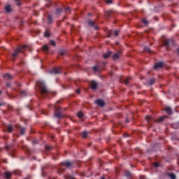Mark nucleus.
I'll return each instance as SVG.
<instances>
[{
  "label": "nucleus",
  "mask_w": 179,
  "mask_h": 179,
  "mask_svg": "<svg viewBox=\"0 0 179 179\" xmlns=\"http://www.w3.org/2000/svg\"><path fill=\"white\" fill-rule=\"evenodd\" d=\"M45 149H46L47 151L49 152V151L52 150L53 149V148L52 146H50V145H47L45 146Z\"/></svg>",
  "instance_id": "cd10ccee"
},
{
  "label": "nucleus",
  "mask_w": 179,
  "mask_h": 179,
  "mask_svg": "<svg viewBox=\"0 0 179 179\" xmlns=\"http://www.w3.org/2000/svg\"><path fill=\"white\" fill-rule=\"evenodd\" d=\"M3 78L7 80H10L13 79V77L9 73H6L3 75Z\"/></svg>",
  "instance_id": "dca6fc26"
},
{
  "label": "nucleus",
  "mask_w": 179,
  "mask_h": 179,
  "mask_svg": "<svg viewBox=\"0 0 179 179\" xmlns=\"http://www.w3.org/2000/svg\"><path fill=\"white\" fill-rule=\"evenodd\" d=\"M73 164V163L69 161L63 162L58 167V173L61 175L65 171V167L70 168Z\"/></svg>",
  "instance_id": "f03ea898"
},
{
  "label": "nucleus",
  "mask_w": 179,
  "mask_h": 179,
  "mask_svg": "<svg viewBox=\"0 0 179 179\" xmlns=\"http://www.w3.org/2000/svg\"><path fill=\"white\" fill-rule=\"evenodd\" d=\"M164 45L166 47L167 50H169L171 47L175 45V41L173 40L165 39L164 41Z\"/></svg>",
  "instance_id": "39448f33"
},
{
  "label": "nucleus",
  "mask_w": 179,
  "mask_h": 179,
  "mask_svg": "<svg viewBox=\"0 0 179 179\" xmlns=\"http://www.w3.org/2000/svg\"><path fill=\"white\" fill-rule=\"evenodd\" d=\"M76 92L77 94H80V90L79 89H77L76 90Z\"/></svg>",
  "instance_id": "c03bdc74"
},
{
  "label": "nucleus",
  "mask_w": 179,
  "mask_h": 179,
  "mask_svg": "<svg viewBox=\"0 0 179 179\" xmlns=\"http://www.w3.org/2000/svg\"><path fill=\"white\" fill-rule=\"evenodd\" d=\"M3 106V103H0V106Z\"/></svg>",
  "instance_id": "3c124183"
},
{
  "label": "nucleus",
  "mask_w": 179,
  "mask_h": 179,
  "mask_svg": "<svg viewBox=\"0 0 179 179\" xmlns=\"http://www.w3.org/2000/svg\"><path fill=\"white\" fill-rule=\"evenodd\" d=\"M127 122H129V121L127 120Z\"/></svg>",
  "instance_id": "bf43d9fd"
},
{
  "label": "nucleus",
  "mask_w": 179,
  "mask_h": 179,
  "mask_svg": "<svg viewBox=\"0 0 179 179\" xmlns=\"http://www.w3.org/2000/svg\"><path fill=\"white\" fill-rule=\"evenodd\" d=\"M93 71L96 73L99 71V66H94L93 67Z\"/></svg>",
  "instance_id": "473e14b6"
},
{
  "label": "nucleus",
  "mask_w": 179,
  "mask_h": 179,
  "mask_svg": "<svg viewBox=\"0 0 179 179\" xmlns=\"http://www.w3.org/2000/svg\"><path fill=\"white\" fill-rule=\"evenodd\" d=\"M154 166L155 167H159V164L158 162H155V163H154Z\"/></svg>",
  "instance_id": "a19ab883"
},
{
  "label": "nucleus",
  "mask_w": 179,
  "mask_h": 179,
  "mask_svg": "<svg viewBox=\"0 0 179 179\" xmlns=\"http://www.w3.org/2000/svg\"><path fill=\"white\" fill-rule=\"evenodd\" d=\"M24 179H28V178H24Z\"/></svg>",
  "instance_id": "052dcab7"
},
{
  "label": "nucleus",
  "mask_w": 179,
  "mask_h": 179,
  "mask_svg": "<svg viewBox=\"0 0 179 179\" xmlns=\"http://www.w3.org/2000/svg\"><path fill=\"white\" fill-rule=\"evenodd\" d=\"M65 179H75L72 175H69L68 177L65 176Z\"/></svg>",
  "instance_id": "e433bc0d"
},
{
  "label": "nucleus",
  "mask_w": 179,
  "mask_h": 179,
  "mask_svg": "<svg viewBox=\"0 0 179 179\" xmlns=\"http://www.w3.org/2000/svg\"><path fill=\"white\" fill-rule=\"evenodd\" d=\"M103 65L106 66V62H103Z\"/></svg>",
  "instance_id": "8fccbe9b"
},
{
  "label": "nucleus",
  "mask_w": 179,
  "mask_h": 179,
  "mask_svg": "<svg viewBox=\"0 0 179 179\" xmlns=\"http://www.w3.org/2000/svg\"><path fill=\"white\" fill-rule=\"evenodd\" d=\"M4 176H5V178H6V179H10V178H11V176H12L11 173L9 172V171L5 172V173H4Z\"/></svg>",
  "instance_id": "6ab92c4d"
},
{
  "label": "nucleus",
  "mask_w": 179,
  "mask_h": 179,
  "mask_svg": "<svg viewBox=\"0 0 179 179\" xmlns=\"http://www.w3.org/2000/svg\"><path fill=\"white\" fill-rule=\"evenodd\" d=\"M112 13L110 11H106L105 13V15L106 17L109 18L111 17Z\"/></svg>",
  "instance_id": "5701e85b"
},
{
  "label": "nucleus",
  "mask_w": 179,
  "mask_h": 179,
  "mask_svg": "<svg viewBox=\"0 0 179 179\" xmlns=\"http://www.w3.org/2000/svg\"><path fill=\"white\" fill-rule=\"evenodd\" d=\"M32 143H33V145L37 144V143H38V141H33Z\"/></svg>",
  "instance_id": "a18cd8bd"
},
{
  "label": "nucleus",
  "mask_w": 179,
  "mask_h": 179,
  "mask_svg": "<svg viewBox=\"0 0 179 179\" xmlns=\"http://www.w3.org/2000/svg\"><path fill=\"white\" fill-rule=\"evenodd\" d=\"M36 85H37V87H38L40 92L42 95L50 94V91L48 90V87H46L45 82L38 80L36 83Z\"/></svg>",
  "instance_id": "f257e3e1"
},
{
  "label": "nucleus",
  "mask_w": 179,
  "mask_h": 179,
  "mask_svg": "<svg viewBox=\"0 0 179 179\" xmlns=\"http://www.w3.org/2000/svg\"><path fill=\"white\" fill-rule=\"evenodd\" d=\"M1 93H2L1 91H0V95H1Z\"/></svg>",
  "instance_id": "6e6d98bb"
},
{
  "label": "nucleus",
  "mask_w": 179,
  "mask_h": 179,
  "mask_svg": "<svg viewBox=\"0 0 179 179\" xmlns=\"http://www.w3.org/2000/svg\"><path fill=\"white\" fill-rule=\"evenodd\" d=\"M143 22L145 24H148V22L146 20H143Z\"/></svg>",
  "instance_id": "79ce46f5"
},
{
  "label": "nucleus",
  "mask_w": 179,
  "mask_h": 179,
  "mask_svg": "<svg viewBox=\"0 0 179 179\" xmlns=\"http://www.w3.org/2000/svg\"><path fill=\"white\" fill-rule=\"evenodd\" d=\"M164 62H159L155 63V65H154V69L157 70L159 69H162L164 66Z\"/></svg>",
  "instance_id": "9b49d317"
},
{
  "label": "nucleus",
  "mask_w": 179,
  "mask_h": 179,
  "mask_svg": "<svg viewBox=\"0 0 179 179\" xmlns=\"http://www.w3.org/2000/svg\"><path fill=\"white\" fill-rule=\"evenodd\" d=\"M62 73L60 67H55L50 71V73L52 75H58Z\"/></svg>",
  "instance_id": "0eeeda50"
},
{
  "label": "nucleus",
  "mask_w": 179,
  "mask_h": 179,
  "mask_svg": "<svg viewBox=\"0 0 179 179\" xmlns=\"http://www.w3.org/2000/svg\"><path fill=\"white\" fill-rule=\"evenodd\" d=\"M119 59V54H115L113 55V60H117Z\"/></svg>",
  "instance_id": "393cba45"
},
{
  "label": "nucleus",
  "mask_w": 179,
  "mask_h": 179,
  "mask_svg": "<svg viewBox=\"0 0 179 179\" xmlns=\"http://www.w3.org/2000/svg\"><path fill=\"white\" fill-rule=\"evenodd\" d=\"M44 36L45 37H50V33L49 32V31L47 29L46 31L44 33Z\"/></svg>",
  "instance_id": "b1692460"
},
{
  "label": "nucleus",
  "mask_w": 179,
  "mask_h": 179,
  "mask_svg": "<svg viewBox=\"0 0 179 179\" xmlns=\"http://www.w3.org/2000/svg\"><path fill=\"white\" fill-rule=\"evenodd\" d=\"M7 87H10L11 86V84L10 83H8L7 85H6Z\"/></svg>",
  "instance_id": "37998d69"
},
{
  "label": "nucleus",
  "mask_w": 179,
  "mask_h": 179,
  "mask_svg": "<svg viewBox=\"0 0 179 179\" xmlns=\"http://www.w3.org/2000/svg\"><path fill=\"white\" fill-rule=\"evenodd\" d=\"M129 80H130V78H127L126 80H124V83L126 85H128L129 83Z\"/></svg>",
  "instance_id": "c9c22d12"
},
{
  "label": "nucleus",
  "mask_w": 179,
  "mask_h": 179,
  "mask_svg": "<svg viewBox=\"0 0 179 179\" xmlns=\"http://www.w3.org/2000/svg\"><path fill=\"white\" fill-rule=\"evenodd\" d=\"M50 44L51 45L54 46V47H55V45H56V43L55 42L54 40H50Z\"/></svg>",
  "instance_id": "2f4dec72"
},
{
  "label": "nucleus",
  "mask_w": 179,
  "mask_h": 179,
  "mask_svg": "<svg viewBox=\"0 0 179 179\" xmlns=\"http://www.w3.org/2000/svg\"><path fill=\"white\" fill-rule=\"evenodd\" d=\"M27 108H29V110H31V108L29 107V106H27Z\"/></svg>",
  "instance_id": "de8ad7c7"
},
{
  "label": "nucleus",
  "mask_w": 179,
  "mask_h": 179,
  "mask_svg": "<svg viewBox=\"0 0 179 179\" xmlns=\"http://www.w3.org/2000/svg\"><path fill=\"white\" fill-rule=\"evenodd\" d=\"M66 11H69V13L71 12V9H70V8H67L66 9Z\"/></svg>",
  "instance_id": "49530a36"
},
{
  "label": "nucleus",
  "mask_w": 179,
  "mask_h": 179,
  "mask_svg": "<svg viewBox=\"0 0 179 179\" xmlns=\"http://www.w3.org/2000/svg\"><path fill=\"white\" fill-rule=\"evenodd\" d=\"M55 117L58 119L63 118L64 115L62 114V108L55 107Z\"/></svg>",
  "instance_id": "423d86ee"
},
{
  "label": "nucleus",
  "mask_w": 179,
  "mask_h": 179,
  "mask_svg": "<svg viewBox=\"0 0 179 179\" xmlns=\"http://www.w3.org/2000/svg\"><path fill=\"white\" fill-rule=\"evenodd\" d=\"M106 3V4L111 5L113 3V0H107Z\"/></svg>",
  "instance_id": "f704fd0d"
},
{
  "label": "nucleus",
  "mask_w": 179,
  "mask_h": 179,
  "mask_svg": "<svg viewBox=\"0 0 179 179\" xmlns=\"http://www.w3.org/2000/svg\"><path fill=\"white\" fill-rule=\"evenodd\" d=\"M59 55L64 56L66 54V52L64 50H59Z\"/></svg>",
  "instance_id": "7c9ffc66"
},
{
  "label": "nucleus",
  "mask_w": 179,
  "mask_h": 179,
  "mask_svg": "<svg viewBox=\"0 0 179 179\" xmlns=\"http://www.w3.org/2000/svg\"><path fill=\"white\" fill-rule=\"evenodd\" d=\"M57 103H59V101H57Z\"/></svg>",
  "instance_id": "864d4df0"
},
{
  "label": "nucleus",
  "mask_w": 179,
  "mask_h": 179,
  "mask_svg": "<svg viewBox=\"0 0 179 179\" xmlns=\"http://www.w3.org/2000/svg\"><path fill=\"white\" fill-rule=\"evenodd\" d=\"M47 2H50L51 0H45Z\"/></svg>",
  "instance_id": "09e8293b"
},
{
  "label": "nucleus",
  "mask_w": 179,
  "mask_h": 179,
  "mask_svg": "<svg viewBox=\"0 0 179 179\" xmlns=\"http://www.w3.org/2000/svg\"><path fill=\"white\" fill-rule=\"evenodd\" d=\"M116 44H117V45H119V43H117Z\"/></svg>",
  "instance_id": "13d9d810"
},
{
  "label": "nucleus",
  "mask_w": 179,
  "mask_h": 179,
  "mask_svg": "<svg viewBox=\"0 0 179 179\" xmlns=\"http://www.w3.org/2000/svg\"><path fill=\"white\" fill-rule=\"evenodd\" d=\"M115 36H119V31L118 30H115Z\"/></svg>",
  "instance_id": "ea45409f"
},
{
  "label": "nucleus",
  "mask_w": 179,
  "mask_h": 179,
  "mask_svg": "<svg viewBox=\"0 0 179 179\" xmlns=\"http://www.w3.org/2000/svg\"><path fill=\"white\" fill-rule=\"evenodd\" d=\"M155 81H156V79H155V78H152L151 80H150V85H155Z\"/></svg>",
  "instance_id": "a878e982"
},
{
  "label": "nucleus",
  "mask_w": 179,
  "mask_h": 179,
  "mask_svg": "<svg viewBox=\"0 0 179 179\" xmlns=\"http://www.w3.org/2000/svg\"><path fill=\"white\" fill-rule=\"evenodd\" d=\"M43 49V50L45 51V52L49 51V47H48V45H44Z\"/></svg>",
  "instance_id": "c756f323"
},
{
  "label": "nucleus",
  "mask_w": 179,
  "mask_h": 179,
  "mask_svg": "<svg viewBox=\"0 0 179 179\" xmlns=\"http://www.w3.org/2000/svg\"><path fill=\"white\" fill-rule=\"evenodd\" d=\"M96 103L99 106H100V107H104V106H105V102H104V101L103 100H102V99H97L96 101Z\"/></svg>",
  "instance_id": "ddd939ff"
},
{
  "label": "nucleus",
  "mask_w": 179,
  "mask_h": 179,
  "mask_svg": "<svg viewBox=\"0 0 179 179\" xmlns=\"http://www.w3.org/2000/svg\"><path fill=\"white\" fill-rule=\"evenodd\" d=\"M178 52H179V48L178 49Z\"/></svg>",
  "instance_id": "5fc2aeb1"
},
{
  "label": "nucleus",
  "mask_w": 179,
  "mask_h": 179,
  "mask_svg": "<svg viewBox=\"0 0 179 179\" xmlns=\"http://www.w3.org/2000/svg\"><path fill=\"white\" fill-rule=\"evenodd\" d=\"M101 179H106L104 177H101Z\"/></svg>",
  "instance_id": "603ef678"
},
{
  "label": "nucleus",
  "mask_w": 179,
  "mask_h": 179,
  "mask_svg": "<svg viewBox=\"0 0 179 179\" xmlns=\"http://www.w3.org/2000/svg\"><path fill=\"white\" fill-rule=\"evenodd\" d=\"M165 112L168 113V115H171L173 114L172 108L169 106L165 108Z\"/></svg>",
  "instance_id": "4468645a"
},
{
  "label": "nucleus",
  "mask_w": 179,
  "mask_h": 179,
  "mask_svg": "<svg viewBox=\"0 0 179 179\" xmlns=\"http://www.w3.org/2000/svg\"><path fill=\"white\" fill-rule=\"evenodd\" d=\"M98 87V84L96 83V81L92 80L91 82V88L93 91L96 90Z\"/></svg>",
  "instance_id": "f8f14e48"
},
{
  "label": "nucleus",
  "mask_w": 179,
  "mask_h": 179,
  "mask_svg": "<svg viewBox=\"0 0 179 179\" xmlns=\"http://www.w3.org/2000/svg\"><path fill=\"white\" fill-rule=\"evenodd\" d=\"M6 13H11L12 8L10 7V5H7L5 7Z\"/></svg>",
  "instance_id": "f3484780"
},
{
  "label": "nucleus",
  "mask_w": 179,
  "mask_h": 179,
  "mask_svg": "<svg viewBox=\"0 0 179 179\" xmlns=\"http://www.w3.org/2000/svg\"><path fill=\"white\" fill-rule=\"evenodd\" d=\"M111 55H112V52L108 51L106 55H104L103 57L106 59H108L110 57Z\"/></svg>",
  "instance_id": "412c9836"
},
{
  "label": "nucleus",
  "mask_w": 179,
  "mask_h": 179,
  "mask_svg": "<svg viewBox=\"0 0 179 179\" xmlns=\"http://www.w3.org/2000/svg\"><path fill=\"white\" fill-rule=\"evenodd\" d=\"M144 51H145V52H150V48H148V47H146V48H144Z\"/></svg>",
  "instance_id": "58836bf2"
},
{
  "label": "nucleus",
  "mask_w": 179,
  "mask_h": 179,
  "mask_svg": "<svg viewBox=\"0 0 179 179\" xmlns=\"http://www.w3.org/2000/svg\"><path fill=\"white\" fill-rule=\"evenodd\" d=\"M14 145L13 143L10 144H6L5 145L6 150V151H8V152L13 154L14 151H15V148H14Z\"/></svg>",
  "instance_id": "6e6552de"
},
{
  "label": "nucleus",
  "mask_w": 179,
  "mask_h": 179,
  "mask_svg": "<svg viewBox=\"0 0 179 179\" xmlns=\"http://www.w3.org/2000/svg\"><path fill=\"white\" fill-rule=\"evenodd\" d=\"M169 178L171 179H176V175L174 173H169Z\"/></svg>",
  "instance_id": "c85d7f7f"
},
{
  "label": "nucleus",
  "mask_w": 179,
  "mask_h": 179,
  "mask_svg": "<svg viewBox=\"0 0 179 179\" xmlns=\"http://www.w3.org/2000/svg\"><path fill=\"white\" fill-rule=\"evenodd\" d=\"M27 48L26 45L18 47L14 50V53L12 55V60L15 61V59L18 56L20 53H22L23 50Z\"/></svg>",
  "instance_id": "20e7f679"
},
{
  "label": "nucleus",
  "mask_w": 179,
  "mask_h": 179,
  "mask_svg": "<svg viewBox=\"0 0 179 179\" xmlns=\"http://www.w3.org/2000/svg\"><path fill=\"white\" fill-rule=\"evenodd\" d=\"M48 24H51L53 23L54 20H53V17L51 15H48Z\"/></svg>",
  "instance_id": "a211bd4d"
},
{
  "label": "nucleus",
  "mask_w": 179,
  "mask_h": 179,
  "mask_svg": "<svg viewBox=\"0 0 179 179\" xmlns=\"http://www.w3.org/2000/svg\"><path fill=\"white\" fill-rule=\"evenodd\" d=\"M90 15H91V13L89 14V16H90Z\"/></svg>",
  "instance_id": "4d7b16f0"
},
{
  "label": "nucleus",
  "mask_w": 179,
  "mask_h": 179,
  "mask_svg": "<svg viewBox=\"0 0 179 179\" xmlns=\"http://www.w3.org/2000/svg\"><path fill=\"white\" fill-rule=\"evenodd\" d=\"M62 13V8H57L55 10V14L56 15H60Z\"/></svg>",
  "instance_id": "aec40b11"
},
{
  "label": "nucleus",
  "mask_w": 179,
  "mask_h": 179,
  "mask_svg": "<svg viewBox=\"0 0 179 179\" xmlns=\"http://www.w3.org/2000/svg\"><path fill=\"white\" fill-rule=\"evenodd\" d=\"M15 1L16 2L17 6H20L21 3H20V0H15Z\"/></svg>",
  "instance_id": "4c0bfd02"
},
{
  "label": "nucleus",
  "mask_w": 179,
  "mask_h": 179,
  "mask_svg": "<svg viewBox=\"0 0 179 179\" xmlns=\"http://www.w3.org/2000/svg\"><path fill=\"white\" fill-rule=\"evenodd\" d=\"M16 129L20 131V135L23 136L25 134L26 128L20 126V124L15 125Z\"/></svg>",
  "instance_id": "1a4fd4ad"
},
{
  "label": "nucleus",
  "mask_w": 179,
  "mask_h": 179,
  "mask_svg": "<svg viewBox=\"0 0 179 179\" xmlns=\"http://www.w3.org/2000/svg\"><path fill=\"white\" fill-rule=\"evenodd\" d=\"M166 117V116H161L159 117V118L155 120L152 117L147 115L145 117V120H147V122H148V124H150L151 122H157L158 123H161L163 122Z\"/></svg>",
  "instance_id": "7ed1b4c3"
},
{
  "label": "nucleus",
  "mask_w": 179,
  "mask_h": 179,
  "mask_svg": "<svg viewBox=\"0 0 179 179\" xmlns=\"http://www.w3.org/2000/svg\"><path fill=\"white\" fill-rule=\"evenodd\" d=\"M87 24H88V25H90V27L94 28L96 30L98 29V26L96 24V22H95L94 21L91 20H88Z\"/></svg>",
  "instance_id": "9d476101"
},
{
  "label": "nucleus",
  "mask_w": 179,
  "mask_h": 179,
  "mask_svg": "<svg viewBox=\"0 0 179 179\" xmlns=\"http://www.w3.org/2000/svg\"><path fill=\"white\" fill-rule=\"evenodd\" d=\"M26 96H27V92L25 90H22L21 91V96L25 97Z\"/></svg>",
  "instance_id": "bb28decb"
},
{
  "label": "nucleus",
  "mask_w": 179,
  "mask_h": 179,
  "mask_svg": "<svg viewBox=\"0 0 179 179\" xmlns=\"http://www.w3.org/2000/svg\"><path fill=\"white\" fill-rule=\"evenodd\" d=\"M6 131L9 134L12 133L13 131V126L12 124H8L6 127Z\"/></svg>",
  "instance_id": "2eb2a0df"
},
{
  "label": "nucleus",
  "mask_w": 179,
  "mask_h": 179,
  "mask_svg": "<svg viewBox=\"0 0 179 179\" xmlns=\"http://www.w3.org/2000/svg\"><path fill=\"white\" fill-rule=\"evenodd\" d=\"M78 117L79 118H83V113L81 111L78 112Z\"/></svg>",
  "instance_id": "72a5a7b5"
},
{
  "label": "nucleus",
  "mask_w": 179,
  "mask_h": 179,
  "mask_svg": "<svg viewBox=\"0 0 179 179\" xmlns=\"http://www.w3.org/2000/svg\"><path fill=\"white\" fill-rule=\"evenodd\" d=\"M87 135H88V132L86 131H84L82 134H81V136L83 138H86L87 137Z\"/></svg>",
  "instance_id": "4be33fe9"
}]
</instances>
